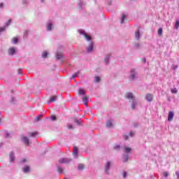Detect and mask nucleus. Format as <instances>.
Instances as JSON below:
<instances>
[{"label": "nucleus", "mask_w": 179, "mask_h": 179, "mask_svg": "<svg viewBox=\"0 0 179 179\" xmlns=\"http://www.w3.org/2000/svg\"><path fill=\"white\" fill-rule=\"evenodd\" d=\"M127 99L129 100H134V102L131 105L132 110H135V106H136V101H135V96H134V94L131 92H128L126 94Z\"/></svg>", "instance_id": "nucleus-1"}, {"label": "nucleus", "mask_w": 179, "mask_h": 179, "mask_svg": "<svg viewBox=\"0 0 179 179\" xmlns=\"http://www.w3.org/2000/svg\"><path fill=\"white\" fill-rule=\"evenodd\" d=\"M70 162H72V159L68 158H62L59 160V163H61L62 164H68L70 163Z\"/></svg>", "instance_id": "nucleus-2"}, {"label": "nucleus", "mask_w": 179, "mask_h": 179, "mask_svg": "<svg viewBox=\"0 0 179 179\" xmlns=\"http://www.w3.org/2000/svg\"><path fill=\"white\" fill-rule=\"evenodd\" d=\"M80 34H83V36H84V37H85L86 40H87V41H90L92 40V36L87 35V34L85 33V31H80Z\"/></svg>", "instance_id": "nucleus-3"}, {"label": "nucleus", "mask_w": 179, "mask_h": 179, "mask_svg": "<svg viewBox=\"0 0 179 179\" xmlns=\"http://www.w3.org/2000/svg\"><path fill=\"white\" fill-rule=\"evenodd\" d=\"M173 118H174V112L173 111L169 112L168 121L169 122L173 121Z\"/></svg>", "instance_id": "nucleus-4"}, {"label": "nucleus", "mask_w": 179, "mask_h": 179, "mask_svg": "<svg viewBox=\"0 0 179 179\" xmlns=\"http://www.w3.org/2000/svg\"><path fill=\"white\" fill-rule=\"evenodd\" d=\"M146 100L148 101H153V95H152V94H148L146 95Z\"/></svg>", "instance_id": "nucleus-5"}, {"label": "nucleus", "mask_w": 179, "mask_h": 179, "mask_svg": "<svg viewBox=\"0 0 179 179\" xmlns=\"http://www.w3.org/2000/svg\"><path fill=\"white\" fill-rule=\"evenodd\" d=\"M83 101L84 104H85L86 106H87V103H88V101H89V97H87V96H84L83 97Z\"/></svg>", "instance_id": "nucleus-6"}, {"label": "nucleus", "mask_w": 179, "mask_h": 179, "mask_svg": "<svg viewBox=\"0 0 179 179\" xmlns=\"http://www.w3.org/2000/svg\"><path fill=\"white\" fill-rule=\"evenodd\" d=\"M15 52H16V50L14 48H10L8 50V54L9 55H13V54H15Z\"/></svg>", "instance_id": "nucleus-7"}, {"label": "nucleus", "mask_w": 179, "mask_h": 179, "mask_svg": "<svg viewBox=\"0 0 179 179\" xmlns=\"http://www.w3.org/2000/svg\"><path fill=\"white\" fill-rule=\"evenodd\" d=\"M22 142H23L25 145H29V138H27V137H26V136H23V137H22Z\"/></svg>", "instance_id": "nucleus-8"}, {"label": "nucleus", "mask_w": 179, "mask_h": 179, "mask_svg": "<svg viewBox=\"0 0 179 179\" xmlns=\"http://www.w3.org/2000/svg\"><path fill=\"white\" fill-rule=\"evenodd\" d=\"M87 52H90L92 51H93V43H90L89 45V47L87 48Z\"/></svg>", "instance_id": "nucleus-9"}, {"label": "nucleus", "mask_w": 179, "mask_h": 179, "mask_svg": "<svg viewBox=\"0 0 179 179\" xmlns=\"http://www.w3.org/2000/svg\"><path fill=\"white\" fill-rule=\"evenodd\" d=\"M131 73L130 76L131 79H135V75H136V73H135V70L134 69H131Z\"/></svg>", "instance_id": "nucleus-10"}, {"label": "nucleus", "mask_w": 179, "mask_h": 179, "mask_svg": "<svg viewBox=\"0 0 179 179\" xmlns=\"http://www.w3.org/2000/svg\"><path fill=\"white\" fill-rule=\"evenodd\" d=\"M135 37H136V40H139V38L141 37V33L139 32V31H136Z\"/></svg>", "instance_id": "nucleus-11"}, {"label": "nucleus", "mask_w": 179, "mask_h": 179, "mask_svg": "<svg viewBox=\"0 0 179 179\" xmlns=\"http://www.w3.org/2000/svg\"><path fill=\"white\" fill-rule=\"evenodd\" d=\"M57 96H53L50 98V103H54L55 100H57Z\"/></svg>", "instance_id": "nucleus-12"}, {"label": "nucleus", "mask_w": 179, "mask_h": 179, "mask_svg": "<svg viewBox=\"0 0 179 179\" xmlns=\"http://www.w3.org/2000/svg\"><path fill=\"white\" fill-rule=\"evenodd\" d=\"M110 165H111V164L110 163V162H108L106 165V169H105L106 172L108 171Z\"/></svg>", "instance_id": "nucleus-13"}, {"label": "nucleus", "mask_w": 179, "mask_h": 179, "mask_svg": "<svg viewBox=\"0 0 179 179\" xmlns=\"http://www.w3.org/2000/svg\"><path fill=\"white\" fill-rule=\"evenodd\" d=\"M23 171L24 173H29V171H30V166H25L23 168Z\"/></svg>", "instance_id": "nucleus-14"}, {"label": "nucleus", "mask_w": 179, "mask_h": 179, "mask_svg": "<svg viewBox=\"0 0 179 179\" xmlns=\"http://www.w3.org/2000/svg\"><path fill=\"white\" fill-rule=\"evenodd\" d=\"M19 41V38L17 37H14L12 39V43H13L14 44L17 43Z\"/></svg>", "instance_id": "nucleus-15"}, {"label": "nucleus", "mask_w": 179, "mask_h": 179, "mask_svg": "<svg viewBox=\"0 0 179 179\" xmlns=\"http://www.w3.org/2000/svg\"><path fill=\"white\" fill-rule=\"evenodd\" d=\"M106 127L108 128H111V127H113V122L110 120H108L107 122H106Z\"/></svg>", "instance_id": "nucleus-16"}, {"label": "nucleus", "mask_w": 179, "mask_h": 179, "mask_svg": "<svg viewBox=\"0 0 179 179\" xmlns=\"http://www.w3.org/2000/svg\"><path fill=\"white\" fill-rule=\"evenodd\" d=\"M79 94H85L86 93V91L84 89L80 88L78 90Z\"/></svg>", "instance_id": "nucleus-17"}, {"label": "nucleus", "mask_w": 179, "mask_h": 179, "mask_svg": "<svg viewBox=\"0 0 179 179\" xmlns=\"http://www.w3.org/2000/svg\"><path fill=\"white\" fill-rule=\"evenodd\" d=\"M78 75H80V71H78L76 72V73H74L72 77H71V79H73L74 78H78Z\"/></svg>", "instance_id": "nucleus-18"}, {"label": "nucleus", "mask_w": 179, "mask_h": 179, "mask_svg": "<svg viewBox=\"0 0 179 179\" xmlns=\"http://www.w3.org/2000/svg\"><path fill=\"white\" fill-rule=\"evenodd\" d=\"M125 19H127V15L125 14H122L121 23H124Z\"/></svg>", "instance_id": "nucleus-19"}, {"label": "nucleus", "mask_w": 179, "mask_h": 179, "mask_svg": "<svg viewBox=\"0 0 179 179\" xmlns=\"http://www.w3.org/2000/svg\"><path fill=\"white\" fill-rule=\"evenodd\" d=\"M131 150H132V149H131V148H128V147L124 148V152L126 153H130Z\"/></svg>", "instance_id": "nucleus-20"}, {"label": "nucleus", "mask_w": 179, "mask_h": 179, "mask_svg": "<svg viewBox=\"0 0 179 179\" xmlns=\"http://www.w3.org/2000/svg\"><path fill=\"white\" fill-rule=\"evenodd\" d=\"M85 169V164H78V170H83Z\"/></svg>", "instance_id": "nucleus-21"}, {"label": "nucleus", "mask_w": 179, "mask_h": 179, "mask_svg": "<svg viewBox=\"0 0 179 179\" xmlns=\"http://www.w3.org/2000/svg\"><path fill=\"white\" fill-rule=\"evenodd\" d=\"M78 147H74L73 150V155H78Z\"/></svg>", "instance_id": "nucleus-22"}, {"label": "nucleus", "mask_w": 179, "mask_h": 179, "mask_svg": "<svg viewBox=\"0 0 179 179\" xmlns=\"http://www.w3.org/2000/svg\"><path fill=\"white\" fill-rule=\"evenodd\" d=\"M163 34V29L162 28H159L158 29V36H162Z\"/></svg>", "instance_id": "nucleus-23"}, {"label": "nucleus", "mask_w": 179, "mask_h": 179, "mask_svg": "<svg viewBox=\"0 0 179 179\" xmlns=\"http://www.w3.org/2000/svg\"><path fill=\"white\" fill-rule=\"evenodd\" d=\"M10 159L11 162H13L15 160V157L13 156V152H10Z\"/></svg>", "instance_id": "nucleus-24"}, {"label": "nucleus", "mask_w": 179, "mask_h": 179, "mask_svg": "<svg viewBox=\"0 0 179 179\" xmlns=\"http://www.w3.org/2000/svg\"><path fill=\"white\" fill-rule=\"evenodd\" d=\"M62 57H63L62 53H57V59H61V58H62Z\"/></svg>", "instance_id": "nucleus-25"}, {"label": "nucleus", "mask_w": 179, "mask_h": 179, "mask_svg": "<svg viewBox=\"0 0 179 179\" xmlns=\"http://www.w3.org/2000/svg\"><path fill=\"white\" fill-rule=\"evenodd\" d=\"M171 93H173V94H177V88H173L171 90Z\"/></svg>", "instance_id": "nucleus-26"}, {"label": "nucleus", "mask_w": 179, "mask_h": 179, "mask_svg": "<svg viewBox=\"0 0 179 179\" xmlns=\"http://www.w3.org/2000/svg\"><path fill=\"white\" fill-rule=\"evenodd\" d=\"M48 55V53L47 52H44L43 54H42V57L43 58H47V56Z\"/></svg>", "instance_id": "nucleus-27"}, {"label": "nucleus", "mask_w": 179, "mask_h": 179, "mask_svg": "<svg viewBox=\"0 0 179 179\" xmlns=\"http://www.w3.org/2000/svg\"><path fill=\"white\" fill-rule=\"evenodd\" d=\"M176 29H178L179 27V20H176V24H175Z\"/></svg>", "instance_id": "nucleus-28"}, {"label": "nucleus", "mask_w": 179, "mask_h": 179, "mask_svg": "<svg viewBox=\"0 0 179 179\" xmlns=\"http://www.w3.org/2000/svg\"><path fill=\"white\" fill-rule=\"evenodd\" d=\"M48 30H51L52 29V24H48Z\"/></svg>", "instance_id": "nucleus-29"}, {"label": "nucleus", "mask_w": 179, "mask_h": 179, "mask_svg": "<svg viewBox=\"0 0 179 179\" xmlns=\"http://www.w3.org/2000/svg\"><path fill=\"white\" fill-rule=\"evenodd\" d=\"M95 82H96V83L100 82V77L96 76V77H95Z\"/></svg>", "instance_id": "nucleus-30"}, {"label": "nucleus", "mask_w": 179, "mask_h": 179, "mask_svg": "<svg viewBox=\"0 0 179 179\" xmlns=\"http://www.w3.org/2000/svg\"><path fill=\"white\" fill-rule=\"evenodd\" d=\"M57 171H58V173H62V171H63L62 168H61V167H58V168H57Z\"/></svg>", "instance_id": "nucleus-31"}, {"label": "nucleus", "mask_w": 179, "mask_h": 179, "mask_svg": "<svg viewBox=\"0 0 179 179\" xmlns=\"http://www.w3.org/2000/svg\"><path fill=\"white\" fill-rule=\"evenodd\" d=\"M30 135L31 136L34 137L36 136V135H37V132L35 131V132L31 133Z\"/></svg>", "instance_id": "nucleus-32"}, {"label": "nucleus", "mask_w": 179, "mask_h": 179, "mask_svg": "<svg viewBox=\"0 0 179 179\" xmlns=\"http://www.w3.org/2000/svg\"><path fill=\"white\" fill-rule=\"evenodd\" d=\"M51 119L52 120V121H55V120H57V117L55 115H52L51 116Z\"/></svg>", "instance_id": "nucleus-33"}, {"label": "nucleus", "mask_w": 179, "mask_h": 179, "mask_svg": "<svg viewBox=\"0 0 179 179\" xmlns=\"http://www.w3.org/2000/svg\"><path fill=\"white\" fill-rule=\"evenodd\" d=\"M12 22V20H8V22L6 23V26H9V24H10V23Z\"/></svg>", "instance_id": "nucleus-34"}, {"label": "nucleus", "mask_w": 179, "mask_h": 179, "mask_svg": "<svg viewBox=\"0 0 179 179\" xmlns=\"http://www.w3.org/2000/svg\"><path fill=\"white\" fill-rule=\"evenodd\" d=\"M22 69H18V73H19V75H22Z\"/></svg>", "instance_id": "nucleus-35"}, {"label": "nucleus", "mask_w": 179, "mask_h": 179, "mask_svg": "<svg viewBox=\"0 0 179 179\" xmlns=\"http://www.w3.org/2000/svg\"><path fill=\"white\" fill-rule=\"evenodd\" d=\"M68 128L69 129H72V128H73V126H72V124H68Z\"/></svg>", "instance_id": "nucleus-36"}, {"label": "nucleus", "mask_w": 179, "mask_h": 179, "mask_svg": "<svg viewBox=\"0 0 179 179\" xmlns=\"http://www.w3.org/2000/svg\"><path fill=\"white\" fill-rule=\"evenodd\" d=\"M164 177H166V178L169 177V173L164 172Z\"/></svg>", "instance_id": "nucleus-37"}, {"label": "nucleus", "mask_w": 179, "mask_h": 179, "mask_svg": "<svg viewBox=\"0 0 179 179\" xmlns=\"http://www.w3.org/2000/svg\"><path fill=\"white\" fill-rule=\"evenodd\" d=\"M5 30V27H0V33H1V31H4Z\"/></svg>", "instance_id": "nucleus-38"}, {"label": "nucleus", "mask_w": 179, "mask_h": 179, "mask_svg": "<svg viewBox=\"0 0 179 179\" xmlns=\"http://www.w3.org/2000/svg\"><path fill=\"white\" fill-rule=\"evenodd\" d=\"M110 59V57L107 56L105 59V62H108V59Z\"/></svg>", "instance_id": "nucleus-39"}, {"label": "nucleus", "mask_w": 179, "mask_h": 179, "mask_svg": "<svg viewBox=\"0 0 179 179\" xmlns=\"http://www.w3.org/2000/svg\"><path fill=\"white\" fill-rule=\"evenodd\" d=\"M123 178H127V172L123 173Z\"/></svg>", "instance_id": "nucleus-40"}, {"label": "nucleus", "mask_w": 179, "mask_h": 179, "mask_svg": "<svg viewBox=\"0 0 179 179\" xmlns=\"http://www.w3.org/2000/svg\"><path fill=\"white\" fill-rule=\"evenodd\" d=\"M176 174L177 176V178L179 179V172L178 171H176Z\"/></svg>", "instance_id": "nucleus-41"}, {"label": "nucleus", "mask_w": 179, "mask_h": 179, "mask_svg": "<svg viewBox=\"0 0 179 179\" xmlns=\"http://www.w3.org/2000/svg\"><path fill=\"white\" fill-rule=\"evenodd\" d=\"M128 160V155L124 157V162H127Z\"/></svg>", "instance_id": "nucleus-42"}, {"label": "nucleus", "mask_w": 179, "mask_h": 179, "mask_svg": "<svg viewBox=\"0 0 179 179\" xmlns=\"http://www.w3.org/2000/svg\"><path fill=\"white\" fill-rule=\"evenodd\" d=\"M124 138L125 139V141H127V140L128 139V136L124 135Z\"/></svg>", "instance_id": "nucleus-43"}, {"label": "nucleus", "mask_w": 179, "mask_h": 179, "mask_svg": "<svg viewBox=\"0 0 179 179\" xmlns=\"http://www.w3.org/2000/svg\"><path fill=\"white\" fill-rule=\"evenodd\" d=\"M0 8H3V3H0Z\"/></svg>", "instance_id": "nucleus-44"}, {"label": "nucleus", "mask_w": 179, "mask_h": 179, "mask_svg": "<svg viewBox=\"0 0 179 179\" xmlns=\"http://www.w3.org/2000/svg\"><path fill=\"white\" fill-rule=\"evenodd\" d=\"M129 135H130V136H134V133L130 132V133H129Z\"/></svg>", "instance_id": "nucleus-45"}, {"label": "nucleus", "mask_w": 179, "mask_h": 179, "mask_svg": "<svg viewBox=\"0 0 179 179\" xmlns=\"http://www.w3.org/2000/svg\"><path fill=\"white\" fill-rule=\"evenodd\" d=\"M36 120L38 121V120H40V116H38V117H36Z\"/></svg>", "instance_id": "nucleus-46"}, {"label": "nucleus", "mask_w": 179, "mask_h": 179, "mask_svg": "<svg viewBox=\"0 0 179 179\" xmlns=\"http://www.w3.org/2000/svg\"><path fill=\"white\" fill-rule=\"evenodd\" d=\"M76 122H77V124H80L79 120H76Z\"/></svg>", "instance_id": "nucleus-47"}, {"label": "nucleus", "mask_w": 179, "mask_h": 179, "mask_svg": "<svg viewBox=\"0 0 179 179\" xmlns=\"http://www.w3.org/2000/svg\"><path fill=\"white\" fill-rule=\"evenodd\" d=\"M26 162V159H23L22 163H24Z\"/></svg>", "instance_id": "nucleus-48"}, {"label": "nucleus", "mask_w": 179, "mask_h": 179, "mask_svg": "<svg viewBox=\"0 0 179 179\" xmlns=\"http://www.w3.org/2000/svg\"><path fill=\"white\" fill-rule=\"evenodd\" d=\"M144 62H146V59H144Z\"/></svg>", "instance_id": "nucleus-49"}, {"label": "nucleus", "mask_w": 179, "mask_h": 179, "mask_svg": "<svg viewBox=\"0 0 179 179\" xmlns=\"http://www.w3.org/2000/svg\"><path fill=\"white\" fill-rule=\"evenodd\" d=\"M42 1V2H44V0H41Z\"/></svg>", "instance_id": "nucleus-50"}, {"label": "nucleus", "mask_w": 179, "mask_h": 179, "mask_svg": "<svg viewBox=\"0 0 179 179\" xmlns=\"http://www.w3.org/2000/svg\"><path fill=\"white\" fill-rule=\"evenodd\" d=\"M116 148H120V146H117V147H116Z\"/></svg>", "instance_id": "nucleus-51"}, {"label": "nucleus", "mask_w": 179, "mask_h": 179, "mask_svg": "<svg viewBox=\"0 0 179 179\" xmlns=\"http://www.w3.org/2000/svg\"><path fill=\"white\" fill-rule=\"evenodd\" d=\"M0 122H1V118H0Z\"/></svg>", "instance_id": "nucleus-52"}, {"label": "nucleus", "mask_w": 179, "mask_h": 179, "mask_svg": "<svg viewBox=\"0 0 179 179\" xmlns=\"http://www.w3.org/2000/svg\"><path fill=\"white\" fill-rule=\"evenodd\" d=\"M64 179H66V178H64Z\"/></svg>", "instance_id": "nucleus-53"}]
</instances>
